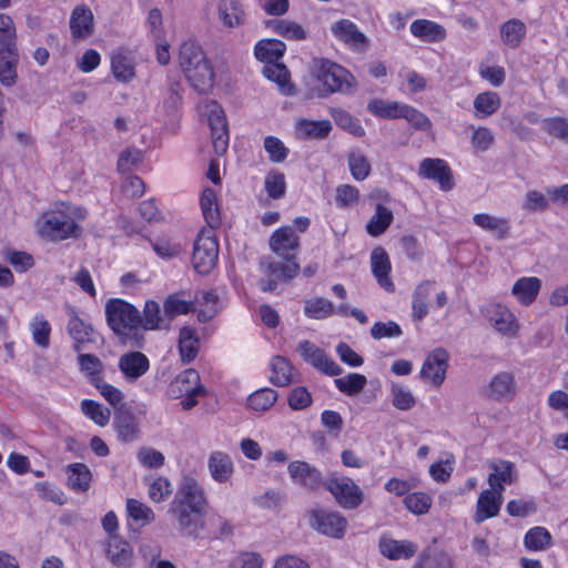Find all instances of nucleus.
<instances>
[{
	"instance_id": "obj_1",
	"label": "nucleus",
	"mask_w": 568,
	"mask_h": 568,
	"mask_svg": "<svg viewBox=\"0 0 568 568\" xmlns=\"http://www.w3.org/2000/svg\"><path fill=\"white\" fill-rule=\"evenodd\" d=\"M206 504L203 487L193 477L184 476L169 513L175 516L181 531L196 536L204 527Z\"/></svg>"
},
{
	"instance_id": "obj_2",
	"label": "nucleus",
	"mask_w": 568,
	"mask_h": 568,
	"mask_svg": "<svg viewBox=\"0 0 568 568\" xmlns=\"http://www.w3.org/2000/svg\"><path fill=\"white\" fill-rule=\"evenodd\" d=\"M105 315L108 325L118 336L120 343L135 348L143 346L142 318L135 306L123 300L113 298L105 305Z\"/></svg>"
},
{
	"instance_id": "obj_3",
	"label": "nucleus",
	"mask_w": 568,
	"mask_h": 568,
	"mask_svg": "<svg viewBox=\"0 0 568 568\" xmlns=\"http://www.w3.org/2000/svg\"><path fill=\"white\" fill-rule=\"evenodd\" d=\"M179 65L195 91L202 94L211 91L215 74L200 44L183 42L179 50Z\"/></svg>"
},
{
	"instance_id": "obj_4",
	"label": "nucleus",
	"mask_w": 568,
	"mask_h": 568,
	"mask_svg": "<svg viewBox=\"0 0 568 568\" xmlns=\"http://www.w3.org/2000/svg\"><path fill=\"white\" fill-rule=\"evenodd\" d=\"M85 211L74 207L71 212L54 210L43 213L38 222L39 234L51 241H63L70 237H78L80 234L75 219L83 220Z\"/></svg>"
},
{
	"instance_id": "obj_5",
	"label": "nucleus",
	"mask_w": 568,
	"mask_h": 568,
	"mask_svg": "<svg viewBox=\"0 0 568 568\" xmlns=\"http://www.w3.org/2000/svg\"><path fill=\"white\" fill-rule=\"evenodd\" d=\"M19 52L13 20L0 13V83L13 87L18 79Z\"/></svg>"
},
{
	"instance_id": "obj_6",
	"label": "nucleus",
	"mask_w": 568,
	"mask_h": 568,
	"mask_svg": "<svg viewBox=\"0 0 568 568\" xmlns=\"http://www.w3.org/2000/svg\"><path fill=\"white\" fill-rule=\"evenodd\" d=\"M316 78L323 85V93L320 97H326L335 92L351 94L357 88L354 75L345 68L331 61L320 62Z\"/></svg>"
},
{
	"instance_id": "obj_7",
	"label": "nucleus",
	"mask_w": 568,
	"mask_h": 568,
	"mask_svg": "<svg viewBox=\"0 0 568 568\" xmlns=\"http://www.w3.org/2000/svg\"><path fill=\"white\" fill-rule=\"evenodd\" d=\"M324 487L344 509H355L364 499V494L358 485L352 478L344 475L332 474L325 479Z\"/></svg>"
},
{
	"instance_id": "obj_8",
	"label": "nucleus",
	"mask_w": 568,
	"mask_h": 568,
	"mask_svg": "<svg viewBox=\"0 0 568 568\" xmlns=\"http://www.w3.org/2000/svg\"><path fill=\"white\" fill-rule=\"evenodd\" d=\"M219 258V244L211 231H202L194 241L192 264L200 274L210 273Z\"/></svg>"
},
{
	"instance_id": "obj_9",
	"label": "nucleus",
	"mask_w": 568,
	"mask_h": 568,
	"mask_svg": "<svg viewBox=\"0 0 568 568\" xmlns=\"http://www.w3.org/2000/svg\"><path fill=\"white\" fill-rule=\"evenodd\" d=\"M202 108L211 128L213 149L217 155H223L229 146V129L224 111L216 101H207Z\"/></svg>"
},
{
	"instance_id": "obj_10",
	"label": "nucleus",
	"mask_w": 568,
	"mask_h": 568,
	"mask_svg": "<svg viewBox=\"0 0 568 568\" xmlns=\"http://www.w3.org/2000/svg\"><path fill=\"white\" fill-rule=\"evenodd\" d=\"M284 262H266L261 263L265 265L267 278H262L258 282L260 288L263 292H273L276 290L278 282L294 278L300 272V264L296 262L294 255L284 256Z\"/></svg>"
},
{
	"instance_id": "obj_11",
	"label": "nucleus",
	"mask_w": 568,
	"mask_h": 568,
	"mask_svg": "<svg viewBox=\"0 0 568 568\" xmlns=\"http://www.w3.org/2000/svg\"><path fill=\"white\" fill-rule=\"evenodd\" d=\"M310 526L322 535L342 538L347 528V519L336 511L312 509L307 513Z\"/></svg>"
},
{
	"instance_id": "obj_12",
	"label": "nucleus",
	"mask_w": 568,
	"mask_h": 568,
	"mask_svg": "<svg viewBox=\"0 0 568 568\" xmlns=\"http://www.w3.org/2000/svg\"><path fill=\"white\" fill-rule=\"evenodd\" d=\"M297 351L305 362L328 376H338L343 372V368L337 363L310 341L301 342Z\"/></svg>"
},
{
	"instance_id": "obj_13",
	"label": "nucleus",
	"mask_w": 568,
	"mask_h": 568,
	"mask_svg": "<svg viewBox=\"0 0 568 568\" xmlns=\"http://www.w3.org/2000/svg\"><path fill=\"white\" fill-rule=\"evenodd\" d=\"M287 471L292 481L306 490L315 491L324 486L322 473L307 462H291Z\"/></svg>"
},
{
	"instance_id": "obj_14",
	"label": "nucleus",
	"mask_w": 568,
	"mask_h": 568,
	"mask_svg": "<svg viewBox=\"0 0 568 568\" xmlns=\"http://www.w3.org/2000/svg\"><path fill=\"white\" fill-rule=\"evenodd\" d=\"M449 355L444 348L430 352L420 369V376L428 379L435 387H439L446 378Z\"/></svg>"
},
{
	"instance_id": "obj_15",
	"label": "nucleus",
	"mask_w": 568,
	"mask_h": 568,
	"mask_svg": "<svg viewBox=\"0 0 568 568\" xmlns=\"http://www.w3.org/2000/svg\"><path fill=\"white\" fill-rule=\"evenodd\" d=\"M69 28L74 42L88 39L94 32V16L87 4H78L70 14Z\"/></svg>"
},
{
	"instance_id": "obj_16",
	"label": "nucleus",
	"mask_w": 568,
	"mask_h": 568,
	"mask_svg": "<svg viewBox=\"0 0 568 568\" xmlns=\"http://www.w3.org/2000/svg\"><path fill=\"white\" fill-rule=\"evenodd\" d=\"M118 366L124 379L133 383L149 371L150 361L145 354L131 351L120 356Z\"/></svg>"
},
{
	"instance_id": "obj_17",
	"label": "nucleus",
	"mask_w": 568,
	"mask_h": 568,
	"mask_svg": "<svg viewBox=\"0 0 568 568\" xmlns=\"http://www.w3.org/2000/svg\"><path fill=\"white\" fill-rule=\"evenodd\" d=\"M418 174L437 181L444 191L450 190L454 185L450 169L442 159H424L419 164Z\"/></svg>"
},
{
	"instance_id": "obj_18",
	"label": "nucleus",
	"mask_w": 568,
	"mask_h": 568,
	"mask_svg": "<svg viewBox=\"0 0 568 568\" xmlns=\"http://www.w3.org/2000/svg\"><path fill=\"white\" fill-rule=\"evenodd\" d=\"M67 331L74 341L73 348L77 353L83 352L89 343L95 342V332L92 325L80 318L73 310L70 312Z\"/></svg>"
},
{
	"instance_id": "obj_19",
	"label": "nucleus",
	"mask_w": 568,
	"mask_h": 568,
	"mask_svg": "<svg viewBox=\"0 0 568 568\" xmlns=\"http://www.w3.org/2000/svg\"><path fill=\"white\" fill-rule=\"evenodd\" d=\"M186 393L204 394L199 373L189 368L180 373L169 385L168 394L172 398H180Z\"/></svg>"
},
{
	"instance_id": "obj_20",
	"label": "nucleus",
	"mask_w": 568,
	"mask_h": 568,
	"mask_svg": "<svg viewBox=\"0 0 568 568\" xmlns=\"http://www.w3.org/2000/svg\"><path fill=\"white\" fill-rule=\"evenodd\" d=\"M486 315L494 328L500 334L508 337L517 334L519 325L516 316L506 306L500 304L491 305L487 310Z\"/></svg>"
},
{
	"instance_id": "obj_21",
	"label": "nucleus",
	"mask_w": 568,
	"mask_h": 568,
	"mask_svg": "<svg viewBox=\"0 0 568 568\" xmlns=\"http://www.w3.org/2000/svg\"><path fill=\"white\" fill-rule=\"evenodd\" d=\"M372 273L381 287L387 292H394L395 285L389 277L390 261L383 247H375L371 254Z\"/></svg>"
},
{
	"instance_id": "obj_22",
	"label": "nucleus",
	"mask_w": 568,
	"mask_h": 568,
	"mask_svg": "<svg viewBox=\"0 0 568 568\" xmlns=\"http://www.w3.org/2000/svg\"><path fill=\"white\" fill-rule=\"evenodd\" d=\"M105 554L111 564L116 567L129 568L133 565V550L130 544L120 536L108 538Z\"/></svg>"
},
{
	"instance_id": "obj_23",
	"label": "nucleus",
	"mask_w": 568,
	"mask_h": 568,
	"mask_svg": "<svg viewBox=\"0 0 568 568\" xmlns=\"http://www.w3.org/2000/svg\"><path fill=\"white\" fill-rule=\"evenodd\" d=\"M501 501L503 494L500 491L497 493L490 488L481 491L477 499L474 516L475 523L480 524L489 518L496 517L499 514Z\"/></svg>"
},
{
	"instance_id": "obj_24",
	"label": "nucleus",
	"mask_w": 568,
	"mask_h": 568,
	"mask_svg": "<svg viewBox=\"0 0 568 568\" xmlns=\"http://www.w3.org/2000/svg\"><path fill=\"white\" fill-rule=\"evenodd\" d=\"M332 32L337 39L356 50H364L367 47L366 36L351 20L337 21L332 26Z\"/></svg>"
},
{
	"instance_id": "obj_25",
	"label": "nucleus",
	"mask_w": 568,
	"mask_h": 568,
	"mask_svg": "<svg viewBox=\"0 0 568 568\" xmlns=\"http://www.w3.org/2000/svg\"><path fill=\"white\" fill-rule=\"evenodd\" d=\"M114 428L118 437L123 442H134L139 438V426L135 416L121 405L115 409Z\"/></svg>"
},
{
	"instance_id": "obj_26",
	"label": "nucleus",
	"mask_w": 568,
	"mask_h": 568,
	"mask_svg": "<svg viewBox=\"0 0 568 568\" xmlns=\"http://www.w3.org/2000/svg\"><path fill=\"white\" fill-rule=\"evenodd\" d=\"M207 466L212 478L221 484L229 481L234 473L232 458L223 452L212 453Z\"/></svg>"
},
{
	"instance_id": "obj_27",
	"label": "nucleus",
	"mask_w": 568,
	"mask_h": 568,
	"mask_svg": "<svg viewBox=\"0 0 568 568\" xmlns=\"http://www.w3.org/2000/svg\"><path fill=\"white\" fill-rule=\"evenodd\" d=\"M491 473L488 476V484L490 489L501 493L504 491L505 484H511L514 481V464L508 460H498L489 464Z\"/></svg>"
},
{
	"instance_id": "obj_28",
	"label": "nucleus",
	"mask_w": 568,
	"mask_h": 568,
	"mask_svg": "<svg viewBox=\"0 0 568 568\" xmlns=\"http://www.w3.org/2000/svg\"><path fill=\"white\" fill-rule=\"evenodd\" d=\"M270 246L277 255L290 256L288 253L298 247V237L294 234L292 227H280L271 236Z\"/></svg>"
},
{
	"instance_id": "obj_29",
	"label": "nucleus",
	"mask_w": 568,
	"mask_h": 568,
	"mask_svg": "<svg viewBox=\"0 0 568 568\" xmlns=\"http://www.w3.org/2000/svg\"><path fill=\"white\" fill-rule=\"evenodd\" d=\"M410 32L416 38L427 42H437L446 38L445 28L442 24L427 19L414 20L410 24Z\"/></svg>"
},
{
	"instance_id": "obj_30",
	"label": "nucleus",
	"mask_w": 568,
	"mask_h": 568,
	"mask_svg": "<svg viewBox=\"0 0 568 568\" xmlns=\"http://www.w3.org/2000/svg\"><path fill=\"white\" fill-rule=\"evenodd\" d=\"M286 45L278 39H263L255 44V58L266 64L278 63L283 57Z\"/></svg>"
},
{
	"instance_id": "obj_31",
	"label": "nucleus",
	"mask_w": 568,
	"mask_h": 568,
	"mask_svg": "<svg viewBox=\"0 0 568 568\" xmlns=\"http://www.w3.org/2000/svg\"><path fill=\"white\" fill-rule=\"evenodd\" d=\"M263 74L266 79L277 84L282 94L290 97L295 93V87L290 81V73L284 63L265 64Z\"/></svg>"
},
{
	"instance_id": "obj_32",
	"label": "nucleus",
	"mask_w": 568,
	"mask_h": 568,
	"mask_svg": "<svg viewBox=\"0 0 568 568\" xmlns=\"http://www.w3.org/2000/svg\"><path fill=\"white\" fill-rule=\"evenodd\" d=\"M473 221L480 229L491 232L498 240H505L509 235L510 224L506 217L477 213L474 215Z\"/></svg>"
},
{
	"instance_id": "obj_33",
	"label": "nucleus",
	"mask_w": 568,
	"mask_h": 568,
	"mask_svg": "<svg viewBox=\"0 0 568 568\" xmlns=\"http://www.w3.org/2000/svg\"><path fill=\"white\" fill-rule=\"evenodd\" d=\"M540 287L541 281L538 277H521L513 285L511 293L520 304L527 306L536 300Z\"/></svg>"
},
{
	"instance_id": "obj_34",
	"label": "nucleus",
	"mask_w": 568,
	"mask_h": 568,
	"mask_svg": "<svg viewBox=\"0 0 568 568\" xmlns=\"http://www.w3.org/2000/svg\"><path fill=\"white\" fill-rule=\"evenodd\" d=\"M68 486L78 493H85L90 488L92 473L83 463H73L67 466Z\"/></svg>"
},
{
	"instance_id": "obj_35",
	"label": "nucleus",
	"mask_w": 568,
	"mask_h": 568,
	"mask_svg": "<svg viewBox=\"0 0 568 568\" xmlns=\"http://www.w3.org/2000/svg\"><path fill=\"white\" fill-rule=\"evenodd\" d=\"M516 387L515 376L509 372H501L495 375L488 387V396L495 400L510 397Z\"/></svg>"
},
{
	"instance_id": "obj_36",
	"label": "nucleus",
	"mask_w": 568,
	"mask_h": 568,
	"mask_svg": "<svg viewBox=\"0 0 568 568\" xmlns=\"http://www.w3.org/2000/svg\"><path fill=\"white\" fill-rule=\"evenodd\" d=\"M379 549L388 559L397 560L400 558L408 559L413 557L417 547L408 540L381 539Z\"/></svg>"
},
{
	"instance_id": "obj_37",
	"label": "nucleus",
	"mask_w": 568,
	"mask_h": 568,
	"mask_svg": "<svg viewBox=\"0 0 568 568\" xmlns=\"http://www.w3.org/2000/svg\"><path fill=\"white\" fill-rule=\"evenodd\" d=\"M217 10L224 27L234 28L243 24L245 13L239 0H221Z\"/></svg>"
},
{
	"instance_id": "obj_38",
	"label": "nucleus",
	"mask_w": 568,
	"mask_h": 568,
	"mask_svg": "<svg viewBox=\"0 0 568 568\" xmlns=\"http://www.w3.org/2000/svg\"><path fill=\"white\" fill-rule=\"evenodd\" d=\"M199 337L195 329L190 326H183L179 335V351L183 363H191L199 353Z\"/></svg>"
},
{
	"instance_id": "obj_39",
	"label": "nucleus",
	"mask_w": 568,
	"mask_h": 568,
	"mask_svg": "<svg viewBox=\"0 0 568 568\" xmlns=\"http://www.w3.org/2000/svg\"><path fill=\"white\" fill-rule=\"evenodd\" d=\"M200 204L207 225L211 229L219 227L221 224V215L215 191L210 187L204 189L200 199Z\"/></svg>"
},
{
	"instance_id": "obj_40",
	"label": "nucleus",
	"mask_w": 568,
	"mask_h": 568,
	"mask_svg": "<svg viewBox=\"0 0 568 568\" xmlns=\"http://www.w3.org/2000/svg\"><path fill=\"white\" fill-rule=\"evenodd\" d=\"M111 68L114 78L128 83L135 78L134 62L128 52L114 53L111 58Z\"/></svg>"
},
{
	"instance_id": "obj_41",
	"label": "nucleus",
	"mask_w": 568,
	"mask_h": 568,
	"mask_svg": "<svg viewBox=\"0 0 568 568\" xmlns=\"http://www.w3.org/2000/svg\"><path fill=\"white\" fill-rule=\"evenodd\" d=\"M296 131L303 138L324 139L332 131V124L328 120L312 121L302 119L296 123Z\"/></svg>"
},
{
	"instance_id": "obj_42",
	"label": "nucleus",
	"mask_w": 568,
	"mask_h": 568,
	"mask_svg": "<svg viewBox=\"0 0 568 568\" xmlns=\"http://www.w3.org/2000/svg\"><path fill=\"white\" fill-rule=\"evenodd\" d=\"M271 382L278 387H284L290 385L293 378V366L291 363L282 357L275 356L271 362Z\"/></svg>"
},
{
	"instance_id": "obj_43",
	"label": "nucleus",
	"mask_w": 568,
	"mask_h": 568,
	"mask_svg": "<svg viewBox=\"0 0 568 568\" xmlns=\"http://www.w3.org/2000/svg\"><path fill=\"white\" fill-rule=\"evenodd\" d=\"M433 283L430 281H424L416 286L413 293V318L415 321H422L428 313L427 298L430 294Z\"/></svg>"
},
{
	"instance_id": "obj_44",
	"label": "nucleus",
	"mask_w": 568,
	"mask_h": 568,
	"mask_svg": "<svg viewBox=\"0 0 568 568\" xmlns=\"http://www.w3.org/2000/svg\"><path fill=\"white\" fill-rule=\"evenodd\" d=\"M526 34V26L518 19H511L500 27L503 42L511 49L517 48Z\"/></svg>"
},
{
	"instance_id": "obj_45",
	"label": "nucleus",
	"mask_w": 568,
	"mask_h": 568,
	"mask_svg": "<svg viewBox=\"0 0 568 568\" xmlns=\"http://www.w3.org/2000/svg\"><path fill=\"white\" fill-rule=\"evenodd\" d=\"M394 219L393 212L382 204L376 205L374 215L366 225L367 233L372 236L383 234L392 224Z\"/></svg>"
},
{
	"instance_id": "obj_46",
	"label": "nucleus",
	"mask_w": 568,
	"mask_h": 568,
	"mask_svg": "<svg viewBox=\"0 0 568 568\" xmlns=\"http://www.w3.org/2000/svg\"><path fill=\"white\" fill-rule=\"evenodd\" d=\"M500 97L493 91L479 93L474 100V108L478 118H487L494 114L500 108Z\"/></svg>"
},
{
	"instance_id": "obj_47",
	"label": "nucleus",
	"mask_w": 568,
	"mask_h": 568,
	"mask_svg": "<svg viewBox=\"0 0 568 568\" xmlns=\"http://www.w3.org/2000/svg\"><path fill=\"white\" fill-rule=\"evenodd\" d=\"M334 383L341 393L347 396H354L364 389L367 384V378L365 375L358 373H349L344 377L336 378Z\"/></svg>"
},
{
	"instance_id": "obj_48",
	"label": "nucleus",
	"mask_w": 568,
	"mask_h": 568,
	"mask_svg": "<svg viewBox=\"0 0 568 568\" xmlns=\"http://www.w3.org/2000/svg\"><path fill=\"white\" fill-rule=\"evenodd\" d=\"M141 324V332L143 329H160L166 328L169 324L164 325V320L161 317L160 305L155 301H146L143 307V317Z\"/></svg>"
},
{
	"instance_id": "obj_49",
	"label": "nucleus",
	"mask_w": 568,
	"mask_h": 568,
	"mask_svg": "<svg viewBox=\"0 0 568 568\" xmlns=\"http://www.w3.org/2000/svg\"><path fill=\"white\" fill-rule=\"evenodd\" d=\"M78 363L81 372H83L92 383L97 384L95 379H102L101 373L103 371V363L93 354L78 353Z\"/></svg>"
},
{
	"instance_id": "obj_50",
	"label": "nucleus",
	"mask_w": 568,
	"mask_h": 568,
	"mask_svg": "<svg viewBox=\"0 0 568 568\" xmlns=\"http://www.w3.org/2000/svg\"><path fill=\"white\" fill-rule=\"evenodd\" d=\"M331 115L341 129L349 132L354 136L361 138L365 134V130L359 121L354 119L347 111L343 109H332Z\"/></svg>"
},
{
	"instance_id": "obj_51",
	"label": "nucleus",
	"mask_w": 568,
	"mask_h": 568,
	"mask_svg": "<svg viewBox=\"0 0 568 568\" xmlns=\"http://www.w3.org/2000/svg\"><path fill=\"white\" fill-rule=\"evenodd\" d=\"M270 26L274 32L288 40H303L306 38L305 29L294 21L272 20Z\"/></svg>"
},
{
	"instance_id": "obj_52",
	"label": "nucleus",
	"mask_w": 568,
	"mask_h": 568,
	"mask_svg": "<svg viewBox=\"0 0 568 568\" xmlns=\"http://www.w3.org/2000/svg\"><path fill=\"white\" fill-rule=\"evenodd\" d=\"M403 105L404 103H399L396 101L386 102L381 99H374L368 103L367 109L369 112L381 118L398 119L400 118Z\"/></svg>"
},
{
	"instance_id": "obj_53",
	"label": "nucleus",
	"mask_w": 568,
	"mask_h": 568,
	"mask_svg": "<svg viewBox=\"0 0 568 568\" xmlns=\"http://www.w3.org/2000/svg\"><path fill=\"white\" fill-rule=\"evenodd\" d=\"M192 311H194V303L180 298L178 294H171L164 301V316L169 322L178 315H184Z\"/></svg>"
},
{
	"instance_id": "obj_54",
	"label": "nucleus",
	"mask_w": 568,
	"mask_h": 568,
	"mask_svg": "<svg viewBox=\"0 0 568 568\" xmlns=\"http://www.w3.org/2000/svg\"><path fill=\"white\" fill-rule=\"evenodd\" d=\"M276 399L277 393L274 389L262 388L248 396L247 405L256 412H264L271 408Z\"/></svg>"
},
{
	"instance_id": "obj_55",
	"label": "nucleus",
	"mask_w": 568,
	"mask_h": 568,
	"mask_svg": "<svg viewBox=\"0 0 568 568\" xmlns=\"http://www.w3.org/2000/svg\"><path fill=\"white\" fill-rule=\"evenodd\" d=\"M81 410L99 426H105L110 420V409L92 399H83L81 403Z\"/></svg>"
},
{
	"instance_id": "obj_56",
	"label": "nucleus",
	"mask_w": 568,
	"mask_h": 568,
	"mask_svg": "<svg viewBox=\"0 0 568 568\" xmlns=\"http://www.w3.org/2000/svg\"><path fill=\"white\" fill-rule=\"evenodd\" d=\"M390 393L393 396L392 403L398 410H409L416 404L415 396L410 389L399 383H392Z\"/></svg>"
},
{
	"instance_id": "obj_57",
	"label": "nucleus",
	"mask_w": 568,
	"mask_h": 568,
	"mask_svg": "<svg viewBox=\"0 0 568 568\" xmlns=\"http://www.w3.org/2000/svg\"><path fill=\"white\" fill-rule=\"evenodd\" d=\"M126 511L130 518L140 523L142 526L148 525L155 519L153 510L134 498H129L126 500Z\"/></svg>"
},
{
	"instance_id": "obj_58",
	"label": "nucleus",
	"mask_w": 568,
	"mask_h": 568,
	"mask_svg": "<svg viewBox=\"0 0 568 568\" xmlns=\"http://www.w3.org/2000/svg\"><path fill=\"white\" fill-rule=\"evenodd\" d=\"M304 313L311 318H326L334 313V305L328 300L317 297L305 302Z\"/></svg>"
},
{
	"instance_id": "obj_59",
	"label": "nucleus",
	"mask_w": 568,
	"mask_h": 568,
	"mask_svg": "<svg viewBox=\"0 0 568 568\" xmlns=\"http://www.w3.org/2000/svg\"><path fill=\"white\" fill-rule=\"evenodd\" d=\"M30 328L34 343L42 348H47L50 344L51 327L43 316H34L30 324Z\"/></svg>"
},
{
	"instance_id": "obj_60",
	"label": "nucleus",
	"mask_w": 568,
	"mask_h": 568,
	"mask_svg": "<svg viewBox=\"0 0 568 568\" xmlns=\"http://www.w3.org/2000/svg\"><path fill=\"white\" fill-rule=\"evenodd\" d=\"M400 118H404L416 130L430 131L432 129L429 118L408 104L403 105Z\"/></svg>"
},
{
	"instance_id": "obj_61",
	"label": "nucleus",
	"mask_w": 568,
	"mask_h": 568,
	"mask_svg": "<svg viewBox=\"0 0 568 568\" xmlns=\"http://www.w3.org/2000/svg\"><path fill=\"white\" fill-rule=\"evenodd\" d=\"M406 508L415 515H424L428 513L432 506V498L426 493L416 491L406 495L404 498Z\"/></svg>"
},
{
	"instance_id": "obj_62",
	"label": "nucleus",
	"mask_w": 568,
	"mask_h": 568,
	"mask_svg": "<svg viewBox=\"0 0 568 568\" xmlns=\"http://www.w3.org/2000/svg\"><path fill=\"white\" fill-rule=\"evenodd\" d=\"M551 539L550 534L544 527H535L527 531L524 544L529 550H542L549 545Z\"/></svg>"
},
{
	"instance_id": "obj_63",
	"label": "nucleus",
	"mask_w": 568,
	"mask_h": 568,
	"mask_svg": "<svg viewBox=\"0 0 568 568\" xmlns=\"http://www.w3.org/2000/svg\"><path fill=\"white\" fill-rule=\"evenodd\" d=\"M173 491L170 480L165 477L159 476L152 479L149 484L148 494L152 501H164Z\"/></svg>"
},
{
	"instance_id": "obj_64",
	"label": "nucleus",
	"mask_w": 568,
	"mask_h": 568,
	"mask_svg": "<svg viewBox=\"0 0 568 568\" xmlns=\"http://www.w3.org/2000/svg\"><path fill=\"white\" fill-rule=\"evenodd\" d=\"M265 190L272 199H280L285 194L286 183L283 173L272 171L265 176Z\"/></svg>"
}]
</instances>
